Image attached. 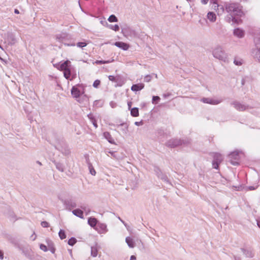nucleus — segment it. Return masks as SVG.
Masks as SVG:
<instances>
[{"label":"nucleus","instance_id":"nucleus-1","mask_svg":"<svg viewBox=\"0 0 260 260\" xmlns=\"http://www.w3.org/2000/svg\"><path fill=\"white\" fill-rule=\"evenodd\" d=\"M225 9L233 17L232 21L233 23H239L241 21L240 19H236L233 17V16L241 17L243 15L241 7L239 4L235 3L230 4L225 6Z\"/></svg>","mask_w":260,"mask_h":260},{"label":"nucleus","instance_id":"nucleus-2","mask_svg":"<svg viewBox=\"0 0 260 260\" xmlns=\"http://www.w3.org/2000/svg\"><path fill=\"white\" fill-rule=\"evenodd\" d=\"M71 62L70 61L67 60L62 63L58 67H56L58 70L61 71H63V76L67 79H70L71 75Z\"/></svg>","mask_w":260,"mask_h":260},{"label":"nucleus","instance_id":"nucleus-3","mask_svg":"<svg viewBox=\"0 0 260 260\" xmlns=\"http://www.w3.org/2000/svg\"><path fill=\"white\" fill-rule=\"evenodd\" d=\"M213 161L212 162L213 167L216 169H218L219 165L223 160L222 155L218 153H214L213 155Z\"/></svg>","mask_w":260,"mask_h":260},{"label":"nucleus","instance_id":"nucleus-4","mask_svg":"<svg viewBox=\"0 0 260 260\" xmlns=\"http://www.w3.org/2000/svg\"><path fill=\"white\" fill-rule=\"evenodd\" d=\"M115 45L124 50H128L129 47L128 44L122 42H117L115 43Z\"/></svg>","mask_w":260,"mask_h":260},{"label":"nucleus","instance_id":"nucleus-5","mask_svg":"<svg viewBox=\"0 0 260 260\" xmlns=\"http://www.w3.org/2000/svg\"><path fill=\"white\" fill-rule=\"evenodd\" d=\"M71 94L75 98H78L80 96V91L76 86H73L71 90Z\"/></svg>","mask_w":260,"mask_h":260},{"label":"nucleus","instance_id":"nucleus-6","mask_svg":"<svg viewBox=\"0 0 260 260\" xmlns=\"http://www.w3.org/2000/svg\"><path fill=\"white\" fill-rule=\"evenodd\" d=\"M144 87V84L143 83H139L137 84H134L131 87V90L134 91H137L141 90Z\"/></svg>","mask_w":260,"mask_h":260},{"label":"nucleus","instance_id":"nucleus-7","mask_svg":"<svg viewBox=\"0 0 260 260\" xmlns=\"http://www.w3.org/2000/svg\"><path fill=\"white\" fill-rule=\"evenodd\" d=\"M234 34L235 36L239 38H242L244 36V32L243 30L237 28L234 30Z\"/></svg>","mask_w":260,"mask_h":260},{"label":"nucleus","instance_id":"nucleus-8","mask_svg":"<svg viewBox=\"0 0 260 260\" xmlns=\"http://www.w3.org/2000/svg\"><path fill=\"white\" fill-rule=\"evenodd\" d=\"M202 101L205 103L211 104H218L219 103V101L217 100H214L208 98H204L202 100Z\"/></svg>","mask_w":260,"mask_h":260},{"label":"nucleus","instance_id":"nucleus-9","mask_svg":"<svg viewBox=\"0 0 260 260\" xmlns=\"http://www.w3.org/2000/svg\"><path fill=\"white\" fill-rule=\"evenodd\" d=\"M220 53H222L219 49H217L213 51L214 56L216 58L221 59H222V55Z\"/></svg>","mask_w":260,"mask_h":260},{"label":"nucleus","instance_id":"nucleus-10","mask_svg":"<svg viewBox=\"0 0 260 260\" xmlns=\"http://www.w3.org/2000/svg\"><path fill=\"white\" fill-rule=\"evenodd\" d=\"M207 18L211 22H214L216 19V15L213 12H209L207 14Z\"/></svg>","mask_w":260,"mask_h":260},{"label":"nucleus","instance_id":"nucleus-11","mask_svg":"<svg viewBox=\"0 0 260 260\" xmlns=\"http://www.w3.org/2000/svg\"><path fill=\"white\" fill-rule=\"evenodd\" d=\"M73 213L76 216L81 218H83V212L80 209H76L73 211Z\"/></svg>","mask_w":260,"mask_h":260},{"label":"nucleus","instance_id":"nucleus-12","mask_svg":"<svg viewBox=\"0 0 260 260\" xmlns=\"http://www.w3.org/2000/svg\"><path fill=\"white\" fill-rule=\"evenodd\" d=\"M131 114L133 117H138L139 115V109L137 108H133L131 110Z\"/></svg>","mask_w":260,"mask_h":260},{"label":"nucleus","instance_id":"nucleus-13","mask_svg":"<svg viewBox=\"0 0 260 260\" xmlns=\"http://www.w3.org/2000/svg\"><path fill=\"white\" fill-rule=\"evenodd\" d=\"M88 222L90 226L94 227L97 223V220L95 218L90 217L88 219Z\"/></svg>","mask_w":260,"mask_h":260},{"label":"nucleus","instance_id":"nucleus-14","mask_svg":"<svg viewBox=\"0 0 260 260\" xmlns=\"http://www.w3.org/2000/svg\"><path fill=\"white\" fill-rule=\"evenodd\" d=\"M105 138L108 140V141L111 144H114V141L113 138H112L111 135L108 132H105L104 134Z\"/></svg>","mask_w":260,"mask_h":260},{"label":"nucleus","instance_id":"nucleus-15","mask_svg":"<svg viewBox=\"0 0 260 260\" xmlns=\"http://www.w3.org/2000/svg\"><path fill=\"white\" fill-rule=\"evenodd\" d=\"M125 241H126V242L127 243V244H128V245L130 247H132V248L134 247V243L133 239H132L130 237H127L125 239Z\"/></svg>","mask_w":260,"mask_h":260},{"label":"nucleus","instance_id":"nucleus-16","mask_svg":"<svg viewBox=\"0 0 260 260\" xmlns=\"http://www.w3.org/2000/svg\"><path fill=\"white\" fill-rule=\"evenodd\" d=\"M58 235H59L60 238L61 240L64 239L66 238V235L65 232L62 230H60L59 231Z\"/></svg>","mask_w":260,"mask_h":260},{"label":"nucleus","instance_id":"nucleus-17","mask_svg":"<svg viewBox=\"0 0 260 260\" xmlns=\"http://www.w3.org/2000/svg\"><path fill=\"white\" fill-rule=\"evenodd\" d=\"M108 21L110 22H117L118 19L115 15H112L109 17Z\"/></svg>","mask_w":260,"mask_h":260},{"label":"nucleus","instance_id":"nucleus-18","mask_svg":"<svg viewBox=\"0 0 260 260\" xmlns=\"http://www.w3.org/2000/svg\"><path fill=\"white\" fill-rule=\"evenodd\" d=\"M91 255L94 257L96 256L98 254V250H97L96 248H95V247L91 248Z\"/></svg>","mask_w":260,"mask_h":260},{"label":"nucleus","instance_id":"nucleus-19","mask_svg":"<svg viewBox=\"0 0 260 260\" xmlns=\"http://www.w3.org/2000/svg\"><path fill=\"white\" fill-rule=\"evenodd\" d=\"M77 242L76 239L75 238H71L68 241L69 245L73 246Z\"/></svg>","mask_w":260,"mask_h":260},{"label":"nucleus","instance_id":"nucleus-20","mask_svg":"<svg viewBox=\"0 0 260 260\" xmlns=\"http://www.w3.org/2000/svg\"><path fill=\"white\" fill-rule=\"evenodd\" d=\"M236 109L239 111H244L246 110V107L242 105H237L236 107Z\"/></svg>","mask_w":260,"mask_h":260},{"label":"nucleus","instance_id":"nucleus-21","mask_svg":"<svg viewBox=\"0 0 260 260\" xmlns=\"http://www.w3.org/2000/svg\"><path fill=\"white\" fill-rule=\"evenodd\" d=\"M89 169L90 171V173L92 175H93V176L95 175L96 171H95V170L94 169L93 167H92V166L91 165H90L89 166Z\"/></svg>","mask_w":260,"mask_h":260},{"label":"nucleus","instance_id":"nucleus-22","mask_svg":"<svg viewBox=\"0 0 260 260\" xmlns=\"http://www.w3.org/2000/svg\"><path fill=\"white\" fill-rule=\"evenodd\" d=\"M211 3H213L214 5V9L216 10V8L218 9L219 5H218V0H211Z\"/></svg>","mask_w":260,"mask_h":260},{"label":"nucleus","instance_id":"nucleus-23","mask_svg":"<svg viewBox=\"0 0 260 260\" xmlns=\"http://www.w3.org/2000/svg\"><path fill=\"white\" fill-rule=\"evenodd\" d=\"M87 45V43L85 42H79L77 43V46L80 48H83Z\"/></svg>","mask_w":260,"mask_h":260},{"label":"nucleus","instance_id":"nucleus-24","mask_svg":"<svg viewBox=\"0 0 260 260\" xmlns=\"http://www.w3.org/2000/svg\"><path fill=\"white\" fill-rule=\"evenodd\" d=\"M100 81L99 80H96L95 81H94V82H93V86L95 88H97L98 87L99 85L100 84Z\"/></svg>","mask_w":260,"mask_h":260},{"label":"nucleus","instance_id":"nucleus-25","mask_svg":"<svg viewBox=\"0 0 260 260\" xmlns=\"http://www.w3.org/2000/svg\"><path fill=\"white\" fill-rule=\"evenodd\" d=\"M40 248L42 250H43L45 252L47 251V248L46 246L43 244H40Z\"/></svg>","mask_w":260,"mask_h":260},{"label":"nucleus","instance_id":"nucleus-26","mask_svg":"<svg viewBox=\"0 0 260 260\" xmlns=\"http://www.w3.org/2000/svg\"><path fill=\"white\" fill-rule=\"evenodd\" d=\"M41 224L44 228L49 227V223L47 221H42Z\"/></svg>","mask_w":260,"mask_h":260},{"label":"nucleus","instance_id":"nucleus-27","mask_svg":"<svg viewBox=\"0 0 260 260\" xmlns=\"http://www.w3.org/2000/svg\"><path fill=\"white\" fill-rule=\"evenodd\" d=\"M160 100V98L158 96H153V98H152V103L153 104H155L154 103L155 101H159Z\"/></svg>","mask_w":260,"mask_h":260},{"label":"nucleus","instance_id":"nucleus-28","mask_svg":"<svg viewBox=\"0 0 260 260\" xmlns=\"http://www.w3.org/2000/svg\"><path fill=\"white\" fill-rule=\"evenodd\" d=\"M234 63H235V64L237 65V66H240L242 64V61L241 60H237L235 59L234 61Z\"/></svg>","mask_w":260,"mask_h":260},{"label":"nucleus","instance_id":"nucleus-29","mask_svg":"<svg viewBox=\"0 0 260 260\" xmlns=\"http://www.w3.org/2000/svg\"><path fill=\"white\" fill-rule=\"evenodd\" d=\"M109 62V61L98 60V61H96V63H99V64H104V63H107Z\"/></svg>","mask_w":260,"mask_h":260},{"label":"nucleus","instance_id":"nucleus-30","mask_svg":"<svg viewBox=\"0 0 260 260\" xmlns=\"http://www.w3.org/2000/svg\"><path fill=\"white\" fill-rule=\"evenodd\" d=\"M108 78L110 81H115V77L114 76L110 75V76H109Z\"/></svg>","mask_w":260,"mask_h":260},{"label":"nucleus","instance_id":"nucleus-31","mask_svg":"<svg viewBox=\"0 0 260 260\" xmlns=\"http://www.w3.org/2000/svg\"><path fill=\"white\" fill-rule=\"evenodd\" d=\"M113 29L115 30V31H118L119 30V26L117 24L115 25L114 26H113Z\"/></svg>","mask_w":260,"mask_h":260},{"label":"nucleus","instance_id":"nucleus-32","mask_svg":"<svg viewBox=\"0 0 260 260\" xmlns=\"http://www.w3.org/2000/svg\"><path fill=\"white\" fill-rule=\"evenodd\" d=\"M258 186V185H256L255 187L254 186H249V189L251 190H254L256 189Z\"/></svg>","mask_w":260,"mask_h":260},{"label":"nucleus","instance_id":"nucleus-33","mask_svg":"<svg viewBox=\"0 0 260 260\" xmlns=\"http://www.w3.org/2000/svg\"><path fill=\"white\" fill-rule=\"evenodd\" d=\"M208 1L209 0H201L202 3L204 5L207 4Z\"/></svg>","mask_w":260,"mask_h":260},{"label":"nucleus","instance_id":"nucleus-34","mask_svg":"<svg viewBox=\"0 0 260 260\" xmlns=\"http://www.w3.org/2000/svg\"><path fill=\"white\" fill-rule=\"evenodd\" d=\"M132 105V103L131 102L128 103L127 105H128V107L129 109H130L131 108Z\"/></svg>","mask_w":260,"mask_h":260},{"label":"nucleus","instance_id":"nucleus-35","mask_svg":"<svg viewBox=\"0 0 260 260\" xmlns=\"http://www.w3.org/2000/svg\"><path fill=\"white\" fill-rule=\"evenodd\" d=\"M3 253L2 251H0V258L2 259H3Z\"/></svg>","mask_w":260,"mask_h":260},{"label":"nucleus","instance_id":"nucleus-36","mask_svg":"<svg viewBox=\"0 0 260 260\" xmlns=\"http://www.w3.org/2000/svg\"><path fill=\"white\" fill-rule=\"evenodd\" d=\"M136 257L134 255H132L130 258V260H136Z\"/></svg>","mask_w":260,"mask_h":260},{"label":"nucleus","instance_id":"nucleus-37","mask_svg":"<svg viewBox=\"0 0 260 260\" xmlns=\"http://www.w3.org/2000/svg\"><path fill=\"white\" fill-rule=\"evenodd\" d=\"M93 124L94 125V126H95V127H98L97 123H96V122H95V121H93Z\"/></svg>","mask_w":260,"mask_h":260},{"label":"nucleus","instance_id":"nucleus-38","mask_svg":"<svg viewBox=\"0 0 260 260\" xmlns=\"http://www.w3.org/2000/svg\"><path fill=\"white\" fill-rule=\"evenodd\" d=\"M257 224L258 227L260 228V219L257 220Z\"/></svg>","mask_w":260,"mask_h":260},{"label":"nucleus","instance_id":"nucleus-39","mask_svg":"<svg viewBox=\"0 0 260 260\" xmlns=\"http://www.w3.org/2000/svg\"><path fill=\"white\" fill-rule=\"evenodd\" d=\"M14 12L16 14H19V11L17 9H15V11H14Z\"/></svg>","mask_w":260,"mask_h":260},{"label":"nucleus","instance_id":"nucleus-40","mask_svg":"<svg viewBox=\"0 0 260 260\" xmlns=\"http://www.w3.org/2000/svg\"><path fill=\"white\" fill-rule=\"evenodd\" d=\"M235 153H232L230 154L229 156L230 157H232V156L235 155Z\"/></svg>","mask_w":260,"mask_h":260},{"label":"nucleus","instance_id":"nucleus-41","mask_svg":"<svg viewBox=\"0 0 260 260\" xmlns=\"http://www.w3.org/2000/svg\"><path fill=\"white\" fill-rule=\"evenodd\" d=\"M135 124H136V125H139V122H135Z\"/></svg>","mask_w":260,"mask_h":260},{"label":"nucleus","instance_id":"nucleus-42","mask_svg":"<svg viewBox=\"0 0 260 260\" xmlns=\"http://www.w3.org/2000/svg\"><path fill=\"white\" fill-rule=\"evenodd\" d=\"M231 163H232L233 165H235V163H234V162H231Z\"/></svg>","mask_w":260,"mask_h":260},{"label":"nucleus","instance_id":"nucleus-43","mask_svg":"<svg viewBox=\"0 0 260 260\" xmlns=\"http://www.w3.org/2000/svg\"><path fill=\"white\" fill-rule=\"evenodd\" d=\"M52 251L53 253H54V249L52 250Z\"/></svg>","mask_w":260,"mask_h":260},{"label":"nucleus","instance_id":"nucleus-44","mask_svg":"<svg viewBox=\"0 0 260 260\" xmlns=\"http://www.w3.org/2000/svg\"><path fill=\"white\" fill-rule=\"evenodd\" d=\"M222 11L223 12V8H222Z\"/></svg>","mask_w":260,"mask_h":260}]
</instances>
